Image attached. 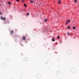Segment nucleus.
Listing matches in <instances>:
<instances>
[{
  "instance_id": "nucleus-9",
  "label": "nucleus",
  "mask_w": 79,
  "mask_h": 79,
  "mask_svg": "<svg viewBox=\"0 0 79 79\" xmlns=\"http://www.w3.org/2000/svg\"><path fill=\"white\" fill-rule=\"evenodd\" d=\"M29 13H27V16H29Z\"/></svg>"
},
{
  "instance_id": "nucleus-17",
  "label": "nucleus",
  "mask_w": 79,
  "mask_h": 79,
  "mask_svg": "<svg viewBox=\"0 0 79 79\" xmlns=\"http://www.w3.org/2000/svg\"><path fill=\"white\" fill-rule=\"evenodd\" d=\"M57 74H59L60 73V72L59 71H58L57 72Z\"/></svg>"
},
{
  "instance_id": "nucleus-6",
  "label": "nucleus",
  "mask_w": 79,
  "mask_h": 79,
  "mask_svg": "<svg viewBox=\"0 0 79 79\" xmlns=\"http://www.w3.org/2000/svg\"><path fill=\"white\" fill-rule=\"evenodd\" d=\"M52 42H54V41H55V39H52Z\"/></svg>"
},
{
  "instance_id": "nucleus-15",
  "label": "nucleus",
  "mask_w": 79,
  "mask_h": 79,
  "mask_svg": "<svg viewBox=\"0 0 79 79\" xmlns=\"http://www.w3.org/2000/svg\"><path fill=\"white\" fill-rule=\"evenodd\" d=\"M68 29H70V26L68 27H67Z\"/></svg>"
},
{
  "instance_id": "nucleus-3",
  "label": "nucleus",
  "mask_w": 79,
  "mask_h": 79,
  "mask_svg": "<svg viewBox=\"0 0 79 79\" xmlns=\"http://www.w3.org/2000/svg\"><path fill=\"white\" fill-rule=\"evenodd\" d=\"M24 60L25 61H26L27 60V59L26 57H25L24 59Z\"/></svg>"
},
{
  "instance_id": "nucleus-19",
  "label": "nucleus",
  "mask_w": 79,
  "mask_h": 79,
  "mask_svg": "<svg viewBox=\"0 0 79 79\" xmlns=\"http://www.w3.org/2000/svg\"><path fill=\"white\" fill-rule=\"evenodd\" d=\"M19 0H17L16 1L17 2H19Z\"/></svg>"
},
{
  "instance_id": "nucleus-13",
  "label": "nucleus",
  "mask_w": 79,
  "mask_h": 79,
  "mask_svg": "<svg viewBox=\"0 0 79 79\" xmlns=\"http://www.w3.org/2000/svg\"><path fill=\"white\" fill-rule=\"evenodd\" d=\"M8 4H9V5H10V4H11V3H10V2H8Z\"/></svg>"
},
{
  "instance_id": "nucleus-21",
  "label": "nucleus",
  "mask_w": 79,
  "mask_h": 79,
  "mask_svg": "<svg viewBox=\"0 0 79 79\" xmlns=\"http://www.w3.org/2000/svg\"><path fill=\"white\" fill-rule=\"evenodd\" d=\"M67 35H69V33H67Z\"/></svg>"
},
{
  "instance_id": "nucleus-22",
  "label": "nucleus",
  "mask_w": 79,
  "mask_h": 79,
  "mask_svg": "<svg viewBox=\"0 0 79 79\" xmlns=\"http://www.w3.org/2000/svg\"><path fill=\"white\" fill-rule=\"evenodd\" d=\"M0 15H2V13H1L0 12Z\"/></svg>"
},
{
  "instance_id": "nucleus-5",
  "label": "nucleus",
  "mask_w": 79,
  "mask_h": 79,
  "mask_svg": "<svg viewBox=\"0 0 79 79\" xmlns=\"http://www.w3.org/2000/svg\"><path fill=\"white\" fill-rule=\"evenodd\" d=\"M60 3H61V1H58V3L59 4H60Z\"/></svg>"
},
{
  "instance_id": "nucleus-24",
  "label": "nucleus",
  "mask_w": 79,
  "mask_h": 79,
  "mask_svg": "<svg viewBox=\"0 0 79 79\" xmlns=\"http://www.w3.org/2000/svg\"><path fill=\"white\" fill-rule=\"evenodd\" d=\"M1 45V43H0V45Z\"/></svg>"
},
{
  "instance_id": "nucleus-16",
  "label": "nucleus",
  "mask_w": 79,
  "mask_h": 79,
  "mask_svg": "<svg viewBox=\"0 0 79 79\" xmlns=\"http://www.w3.org/2000/svg\"><path fill=\"white\" fill-rule=\"evenodd\" d=\"M11 34H13V31H11Z\"/></svg>"
},
{
  "instance_id": "nucleus-7",
  "label": "nucleus",
  "mask_w": 79,
  "mask_h": 79,
  "mask_svg": "<svg viewBox=\"0 0 79 79\" xmlns=\"http://www.w3.org/2000/svg\"><path fill=\"white\" fill-rule=\"evenodd\" d=\"M73 29H76V27H73Z\"/></svg>"
},
{
  "instance_id": "nucleus-4",
  "label": "nucleus",
  "mask_w": 79,
  "mask_h": 79,
  "mask_svg": "<svg viewBox=\"0 0 79 79\" xmlns=\"http://www.w3.org/2000/svg\"><path fill=\"white\" fill-rule=\"evenodd\" d=\"M22 26H26V24L25 23H23L22 24Z\"/></svg>"
},
{
  "instance_id": "nucleus-10",
  "label": "nucleus",
  "mask_w": 79,
  "mask_h": 79,
  "mask_svg": "<svg viewBox=\"0 0 79 79\" xmlns=\"http://www.w3.org/2000/svg\"><path fill=\"white\" fill-rule=\"evenodd\" d=\"M24 6H25V7H26L27 6H26V4H24Z\"/></svg>"
},
{
  "instance_id": "nucleus-1",
  "label": "nucleus",
  "mask_w": 79,
  "mask_h": 79,
  "mask_svg": "<svg viewBox=\"0 0 79 79\" xmlns=\"http://www.w3.org/2000/svg\"><path fill=\"white\" fill-rule=\"evenodd\" d=\"M70 22H71V20H68L67 21L66 23L65 24L66 25H67V24H68V23H70Z\"/></svg>"
},
{
  "instance_id": "nucleus-18",
  "label": "nucleus",
  "mask_w": 79,
  "mask_h": 79,
  "mask_svg": "<svg viewBox=\"0 0 79 79\" xmlns=\"http://www.w3.org/2000/svg\"><path fill=\"white\" fill-rule=\"evenodd\" d=\"M6 19H5V18H3V21H5V20Z\"/></svg>"
},
{
  "instance_id": "nucleus-11",
  "label": "nucleus",
  "mask_w": 79,
  "mask_h": 79,
  "mask_svg": "<svg viewBox=\"0 0 79 79\" xmlns=\"http://www.w3.org/2000/svg\"><path fill=\"white\" fill-rule=\"evenodd\" d=\"M60 36H57V38L59 39H60Z\"/></svg>"
},
{
  "instance_id": "nucleus-8",
  "label": "nucleus",
  "mask_w": 79,
  "mask_h": 79,
  "mask_svg": "<svg viewBox=\"0 0 79 79\" xmlns=\"http://www.w3.org/2000/svg\"><path fill=\"white\" fill-rule=\"evenodd\" d=\"M47 19H45L44 21V22H47Z\"/></svg>"
},
{
  "instance_id": "nucleus-23",
  "label": "nucleus",
  "mask_w": 79,
  "mask_h": 79,
  "mask_svg": "<svg viewBox=\"0 0 79 79\" xmlns=\"http://www.w3.org/2000/svg\"><path fill=\"white\" fill-rule=\"evenodd\" d=\"M22 2H24V1L23 0H22Z\"/></svg>"
},
{
  "instance_id": "nucleus-2",
  "label": "nucleus",
  "mask_w": 79,
  "mask_h": 79,
  "mask_svg": "<svg viewBox=\"0 0 79 79\" xmlns=\"http://www.w3.org/2000/svg\"><path fill=\"white\" fill-rule=\"evenodd\" d=\"M23 40H24L26 39V37H25V36H23Z\"/></svg>"
},
{
  "instance_id": "nucleus-20",
  "label": "nucleus",
  "mask_w": 79,
  "mask_h": 79,
  "mask_svg": "<svg viewBox=\"0 0 79 79\" xmlns=\"http://www.w3.org/2000/svg\"><path fill=\"white\" fill-rule=\"evenodd\" d=\"M31 3H33V2L32 1H31Z\"/></svg>"
},
{
  "instance_id": "nucleus-14",
  "label": "nucleus",
  "mask_w": 79,
  "mask_h": 79,
  "mask_svg": "<svg viewBox=\"0 0 79 79\" xmlns=\"http://www.w3.org/2000/svg\"><path fill=\"white\" fill-rule=\"evenodd\" d=\"M1 19H3V17L1 16Z\"/></svg>"
},
{
  "instance_id": "nucleus-12",
  "label": "nucleus",
  "mask_w": 79,
  "mask_h": 79,
  "mask_svg": "<svg viewBox=\"0 0 79 79\" xmlns=\"http://www.w3.org/2000/svg\"><path fill=\"white\" fill-rule=\"evenodd\" d=\"M74 2L75 3H77V1L76 0H75Z\"/></svg>"
}]
</instances>
